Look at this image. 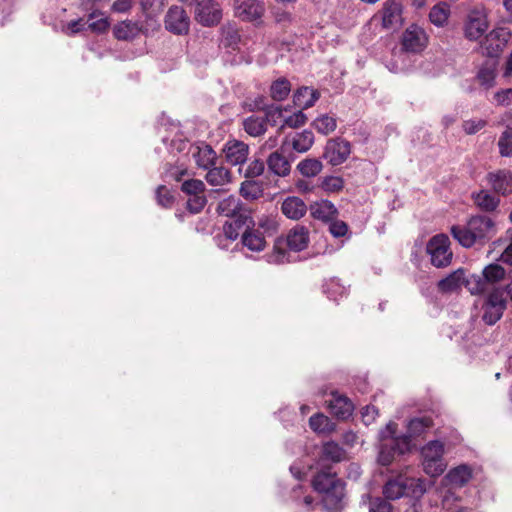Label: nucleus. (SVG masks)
<instances>
[{"label":"nucleus","mask_w":512,"mask_h":512,"mask_svg":"<svg viewBox=\"0 0 512 512\" xmlns=\"http://www.w3.org/2000/svg\"><path fill=\"white\" fill-rule=\"evenodd\" d=\"M314 489L322 495V503L327 510L334 511L342 507L344 484L328 470L319 471L312 481Z\"/></svg>","instance_id":"1"},{"label":"nucleus","mask_w":512,"mask_h":512,"mask_svg":"<svg viewBox=\"0 0 512 512\" xmlns=\"http://www.w3.org/2000/svg\"><path fill=\"white\" fill-rule=\"evenodd\" d=\"M308 244V231L304 226L291 229L286 239H278L274 245L273 252L266 255L270 264H283L293 261L290 253L285 248L298 252L306 248Z\"/></svg>","instance_id":"2"},{"label":"nucleus","mask_w":512,"mask_h":512,"mask_svg":"<svg viewBox=\"0 0 512 512\" xmlns=\"http://www.w3.org/2000/svg\"><path fill=\"white\" fill-rule=\"evenodd\" d=\"M395 425L393 423L387 424L384 431H382V443L378 460L382 465H389L395 456L402 455L409 450L410 441L407 437H396Z\"/></svg>","instance_id":"3"},{"label":"nucleus","mask_w":512,"mask_h":512,"mask_svg":"<svg viewBox=\"0 0 512 512\" xmlns=\"http://www.w3.org/2000/svg\"><path fill=\"white\" fill-rule=\"evenodd\" d=\"M444 452V444L439 440L430 441L422 447V465L427 475L437 477L445 471L447 464L443 458Z\"/></svg>","instance_id":"4"},{"label":"nucleus","mask_w":512,"mask_h":512,"mask_svg":"<svg viewBox=\"0 0 512 512\" xmlns=\"http://www.w3.org/2000/svg\"><path fill=\"white\" fill-rule=\"evenodd\" d=\"M453 237L464 247L485 244L490 238L491 226H451Z\"/></svg>","instance_id":"5"},{"label":"nucleus","mask_w":512,"mask_h":512,"mask_svg":"<svg viewBox=\"0 0 512 512\" xmlns=\"http://www.w3.org/2000/svg\"><path fill=\"white\" fill-rule=\"evenodd\" d=\"M217 211L221 216L234 219V224H254L251 210L235 196H229L220 201Z\"/></svg>","instance_id":"6"},{"label":"nucleus","mask_w":512,"mask_h":512,"mask_svg":"<svg viewBox=\"0 0 512 512\" xmlns=\"http://www.w3.org/2000/svg\"><path fill=\"white\" fill-rule=\"evenodd\" d=\"M488 28L487 11L483 7H476L469 11L464 24V35L467 39L478 40Z\"/></svg>","instance_id":"7"},{"label":"nucleus","mask_w":512,"mask_h":512,"mask_svg":"<svg viewBox=\"0 0 512 512\" xmlns=\"http://www.w3.org/2000/svg\"><path fill=\"white\" fill-rule=\"evenodd\" d=\"M449 238L444 234L432 237L427 244V252L431 256V263L440 268L451 263L452 252L449 248Z\"/></svg>","instance_id":"8"},{"label":"nucleus","mask_w":512,"mask_h":512,"mask_svg":"<svg viewBox=\"0 0 512 512\" xmlns=\"http://www.w3.org/2000/svg\"><path fill=\"white\" fill-rule=\"evenodd\" d=\"M350 154V142L344 138L335 137L326 142L322 157L328 164L338 166L344 163Z\"/></svg>","instance_id":"9"},{"label":"nucleus","mask_w":512,"mask_h":512,"mask_svg":"<svg viewBox=\"0 0 512 512\" xmlns=\"http://www.w3.org/2000/svg\"><path fill=\"white\" fill-rule=\"evenodd\" d=\"M506 308V297L504 290L495 289L487 297L483 305V321L488 325L495 324L501 317Z\"/></svg>","instance_id":"10"},{"label":"nucleus","mask_w":512,"mask_h":512,"mask_svg":"<svg viewBox=\"0 0 512 512\" xmlns=\"http://www.w3.org/2000/svg\"><path fill=\"white\" fill-rule=\"evenodd\" d=\"M510 33L506 28H496L489 32L481 43L482 54L496 58L505 48Z\"/></svg>","instance_id":"11"},{"label":"nucleus","mask_w":512,"mask_h":512,"mask_svg":"<svg viewBox=\"0 0 512 512\" xmlns=\"http://www.w3.org/2000/svg\"><path fill=\"white\" fill-rule=\"evenodd\" d=\"M165 28L175 35H186L190 29V18L183 7L171 6L164 19Z\"/></svg>","instance_id":"12"},{"label":"nucleus","mask_w":512,"mask_h":512,"mask_svg":"<svg viewBox=\"0 0 512 512\" xmlns=\"http://www.w3.org/2000/svg\"><path fill=\"white\" fill-rule=\"evenodd\" d=\"M194 13L196 21L207 27L217 25L222 18V9L213 0L197 2Z\"/></svg>","instance_id":"13"},{"label":"nucleus","mask_w":512,"mask_h":512,"mask_svg":"<svg viewBox=\"0 0 512 512\" xmlns=\"http://www.w3.org/2000/svg\"><path fill=\"white\" fill-rule=\"evenodd\" d=\"M427 45L425 31L416 25H411L403 33L402 46L407 52H421Z\"/></svg>","instance_id":"14"},{"label":"nucleus","mask_w":512,"mask_h":512,"mask_svg":"<svg viewBox=\"0 0 512 512\" xmlns=\"http://www.w3.org/2000/svg\"><path fill=\"white\" fill-rule=\"evenodd\" d=\"M151 28L147 24H141L138 21L125 20L117 23L113 27V34L117 40L129 41L136 38L139 34H148Z\"/></svg>","instance_id":"15"},{"label":"nucleus","mask_w":512,"mask_h":512,"mask_svg":"<svg viewBox=\"0 0 512 512\" xmlns=\"http://www.w3.org/2000/svg\"><path fill=\"white\" fill-rule=\"evenodd\" d=\"M309 211L315 220L330 224H346L344 221H336L338 210L334 204L328 200H320L312 203Z\"/></svg>","instance_id":"16"},{"label":"nucleus","mask_w":512,"mask_h":512,"mask_svg":"<svg viewBox=\"0 0 512 512\" xmlns=\"http://www.w3.org/2000/svg\"><path fill=\"white\" fill-rule=\"evenodd\" d=\"M223 152L231 165H241L248 159L249 146L243 141L232 139L225 143Z\"/></svg>","instance_id":"17"},{"label":"nucleus","mask_w":512,"mask_h":512,"mask_svg":"<svg viewBox=\"0 0 512 512\" xmlns=\"http://www.w3.org/2000/svg\"><path fill=\"white\" fill-rule=\"evenodd\" d=\"M235 11L243 20H256L264 13V3L262 0H235Z\"/></svg>","instance_id":"18"},{"label":"nucleus","mask_w":512,"mask_h":512,"mask_svg":"<svg viewBox=\"0 0 512 512\" xmlns=\"http://www.w3.org/2000/svg\"><path fill=\"white\" fill-rule=\"evenodd\" d=\"M139 5L145 17V23L154 30L158 26L157 18L162 13L166 0H140Z\"/></svg>","instance_id":"19"},{"label":"nucleus","mask_w":512,"mask_h":512,"mask_svg":"<svg viewBox=\"0 0 512 512\" xmlns=\"http://www.w3.org/2000/svg\"><path fill=\"white\" fill-rule=\"evenodd\" d=\"M487 180L496 193L502 195L512 193V172L509 170L490 172Z\"/></svg>","instance_id":"20"},{"label":"nucleus","mask_w":512,"mask_h":512,"mask_svg":"<svg viewBox=\"0 0 512 512\" xmlns=\"http://www.w3.org/2000/svg\"><path fill=\"white\" fill-rule=\"evenodd\" d=\"M326 403L330 412L337 418L346 419L352 414L353 404L345 396L332 393V398Z\"/></svg>","instance_id":"21"},{"label":"nucleus","mask_w":512,"mask_h":512,"mask_svg":"<svg viewBox=\"0 0 512 512\" xmlns=\"http://www.w3.org/2000/svg\"><path fill=\"white\" fill-rule=\"evenodd\" d=\"M268 169L279 177H286L291 172L289 160L279 151L272 152L266 160Z\"/></svg>","instance_id":"22"},{"label":"nucleus","mask_w":512,"mask_h":512,"mask_svg":"<svg viewBox=\"0 0 512 512\" xmlns=\"http://www.w3.org/2000/svg\"><path fill=\"white\" fill-rule=\"evenodd\" d=\"M402 5L396 0H388L383 8V25L386 28H391L402 22Z\"/></svg>","instance_id":"23"},{"label":"nucleus","mask_w":512,"mask_h":512,"mask_svg":"<svg viewBox=\"0 0 512 512\" xmlns=\"http://www.w3.org/2000/svg\"><path fill=\"white\" fill-rule=\"evenodd\" d=\"M281 210L287 218L299 220L305 215L307 206L304 201L298 197H288L283 201Z\"/></svg>","instance_id":"24"},{"label":"nucleus","mask_w":512,"mask_h":512,"mask_svg":"<svg viewBox=\"0 0 512 512\" xmlns=\"http://www.w3.org/2000/svg\"><path fill=\"white\" fill-rule=\"evenodd\" d=\"M319 97L320 93L317 90L304 86L296 90L293 95V102L295 106L304 110L312 107Z\"/></svg>","instance_id":"25"},{"label":"nucleus","mask_w":512,"mask_h":512,"mask_svg":"<svg viewBox=\"0 0 512 512\" xmlns=\"http://www.w3.org/2000/svg\"><path fill=\"white\" fill-rule=\"evenodd\" d=\"M242 242L252 251H261L266 243L263 234L258 229H255L254 226H247L242 235Z\"/></svg>","instance_id":"26"},{"label":"nucleus","mask_w":512,"mask_h":512,"mask_svg":"<svg viewBox=\"0 0 512 512\" xmlns=\"http://www.w3.org/2000/svg\"><path fill=\"white\" fill-rule=\"evenodd\" d=\"M496 77V61L487 60L479 68L476 78L486 89L494 86Z\"/></svg>","instance_id":"27"},{"label":"nucleus","mask_w":512,"mask_h":512,"mask_svg":"<svg viewBox=\"0 0 512 512\" xmlns=\"http://www.w3.org/2000/svg\"><path fill=\"white\" fill-rule=\"evenodd\" d=\"M310 428L318 434H330L336 429L331 419L322 413H316L309 419Z\"/></svg>","instance_id":"28"},{"label":"nucleus","mask_w":512,"mask_h":512,"mask_svg":"<svg viewBox=\"0 0 512 512\" xmlns=\"http://www.w3.org/2000/svg\"><path fill=\"white\" fill-rule=\"evenodd\" d=\"M296 170L306 178H313L323 170V163L317 158H305L301 160Z\"/></svg>","instance_id":"29"},{"label":"nucleus","mask_w":512,"mask_h":512,"mask_svg":"<svg viewBox=\"0 0 512 512\" xmlns=\"http://www.w3.org/2000/svg\"><path fill=\"white\" fill-rule=\"evenodd\" d=\"M383 494L389 500H396L406 495L404 477L399 476L387 481L383 487Z\"/></svg>","instance_id":"30"},{"label":"nucleus","mask_w":512,"mask_h":512,"mask_svg":"<svg viewBox=\"0 0 512 512\" xmlns=\"http://www.w3.org/2000/svg\"><path fill=\"white\" fill-rule=\"evenodd\" d=\"M314 140L313 132L311 130H304L293 136L291 145L296 152L305 153L313 146Z\"/></svg>","instance_id":"31"},{"label":"nucleus","mask_w":512,"mask_h":512,"mask_svg":"<svg viewBox=\"0 0 512 512\" xmlns=\"http://www.w3.org/2000/svg\"><path fill=\"white\" fill-rule=\"evenodd\" d=\"M195 162L200 168L209 169L216 162V153L209 145L197 147V152L193 154Z\"/></svg>","instance_id":"32"},{"label":"nucleus","mask_w":512,"mask_h":512,"mask_svg":"<svg viewBox=\"0 0 512 512\" xmlns=\"http://www.w3.org/2000/svg\"><path fill=\"white\" fill-rule=\"evenodd\" d=\"M475 204L480 210L485 212L494 211L499 205V198L493 196L488 191L481 190L478 193L473 194Z\"/></svg>","instance_id":"33"},{"label":"nucleus","mask_w":512,"mask_h":512,"mask_svg":"<svg viewBox=\"0 0 512 512\" xmlns=\"http://www.w3.org/2000/svg\"><path fill=\"white\" fill-rule=\"evenodd\" d=\"M206 181L212 186H223L231 181V174L224 167L209 168Z\"/></svg>","instance_id":"34"},{"label":"nucleus","mask_w":512,"mask_h":512,"mask_svg":"<svg viewBox=\"0 0 512 512\" xmlns=\"http://www.w3.org/2000/svg\"><path fill=\"white\" fill-rule=\"evenodd\" d=\"M464 284V272L457 270L451 273L448 277L442 279L438 283V288L442 292H453L459 289Z\"/></svg>","instance_id":"35"},{"label":"nucleus","mask_w":512,"mask_h":512,"mask_svg":"<svg viewBox=\"0 0 512 512\" xmlns=\"http://www.w3.org/2000/svg\"><path fill=\"white\" fill-rule=\"evenodd\" d=\"M266 120L264 117L249 116L243 122L244 130L253 137H258L266 132Z\"/></svg>","instance_id":"36"},{"label":"nucleus","mask_w":512,"mask_h":512,"mask_svg":"<svg viewBox=\"0 0 512 512\" xmlns=\"http://www.w3.org/2000/svg\"><path fill=\"white\" fill-rule=\"evenodd\" d=\"M432 424L433 423L431 418L426 416L413 418L408 423V435H406L405 437H407L408 440L410 441L411 437L420 436L427 429H429L432 426Z\"/></svg>","instance_id":"37"},{"label":"nucleus","mask_w":512,"mask_h":512,"mask_svg":"<svg viewBox=\"0 0 512 512\" xmlns=\"http://www.w3.org/2000/svg\"><path fill=\"white\" fill-rule=\"evenodd\" d=\"M505 274V269L501 265L492 263L483 269L480 276H482V279L485 280L486 285L489 286L504 279Z\"/></svg>","instance_id":"38"},{"label":"nucleus","mask_w":512,"mask_h":512,"mask_svg":"<svg viewBox=\"0 0 512 512\" xmlns=\"http://www.w3.org/2000/svg\"><path fill=\"white\" fill-rule=\"evenodd\" d=\"M448 481L456 486H464L471 478V469L467 465H460L446 475Z\"/></svg>","instance_id":"39"},{"label":"nucleus","mask_w":512,"mask_h":512,"mask_svg":"<svg viewBox=\"0 0 512 512\" xmlns=\"http://www.w3.org/2000/svg\"><path fill=\"white\" fill-rule=\"evenodd\" d=\"M291 91L289 80L282 77L275 80L270 86V96L275 101H283L287 98Z\"/></svg>","instance_id":"40"},{"label":"nucleus","mask_w":512,"mask_h":512,"mask_svg":"<svg viewBox=\"0 0 512 512\" xmlns=\"http://www.w3.org/2000/svg\"><path fill=\"white\" fill-rule=\"evenodd\" d=\"M312 126L317 130L318 133L328 135L335 131L337 127V121L336 118L328 114H323L312 122Z\"/></svg>","instance_id":"41"},{"label":"nucleus","mask_w":512,"mask_h":512,"mask_svg":"<svg viewBox=\"0 0 512 512\" xmlns=\"http://www.w3.org/2000/svg\"><path fill=\"white\" fill-rule=\"evenodd\" d=\"M404 482L407 496L419 498L427 491L426 483L421 478L404 477Z\"/></svg>","instance_id":"42"},{"label":"nucleus","mask_w":512,"mask_h":512,"mask_svg":"<svg viewBox=\"0 0 512 512\" xmlns=\"http://www.w3.org/2000/svg\"><path fill=\"white\" fill-rule=\"evenodd\" d=\"M322 457L332 462H340L345 457V451L336 442H327L323 445Z\"/></svg>","instance_id":"43"},{"label":"nucleus","mask_w":512,"mask_h":512,"mask_svg":"<svg viewBox=\"0 0 512 512\" xmlns=\"http://www.w3.org/2000/svg\"><path fill=\"white\" fill-rule=\"evenodd\" d=\"M221 35V43L225 47L235 49L240 41V35L237 28L231 24L222 27Z\"/></svg>","instance_id":"44"},{"label":"nucleus","mask_w":512,"mask_h":512,"mask_svg":"<svg viewBox=\"0 0 512 512\" xmlns=\"http://www.w3.org/2000/svg\"><path fill=\"white\" fill-rule=\"evenodd\" d=\"M155 199L159 206L169 209L175 202V196L165 185H159L155 191Z\"/></svg>","instance_id":"45"},{"label":"nucleus","mask_w":512,"mask_h":512,"mask_svg":"<svg viewBox=\"0 0 512 512\" xmlns=\"http://www.w3.org/2000/svg\"><path fill=\"white\" fill-rule=\"evenodd\" d=\"M88 28L96 33H103L109 27L108 18L103 17L100 14L91 13L87 20Z\"/></svg>","instance_id":"46"},{"label":"nucleus","mask_w":512,"mask_h":512,"mask_svg":"<svg viewBox=\"0 0 512 512\" xmlns=\"http://www.w3.org/2000/svg\"><path fill=\"white\" fill-rule=\"evenodd\" d=\"M307 121L306 114L303 113L302 109L294 113L293 115L284 119L283 123L278 128V133H281L285 127L299 128L303 126Z\"/></svg>","instance_id":"47"},{"label":"nucleus","mask_w":512,"mask_h":512,"mask_svg":"<svg viewBox=\"0 0 512 512\" xmlns=\"http://www.w3.org/2000/svg\"><path fill=\"white\" fill-rule=\"evenodd\" d=\"M464 283L472 294H480L488 290L485 280L480 275H471L468 279H464Z\"/></svg>","instance_id":"48"},{"label":"nucleus","mask_w":512,"mask_h":512,"mask_svg":"<svg viewBox=\"0 0 512 512\" xmlns=\"http://www.w3.org/2000/svg\"><path fill=\"white\" fill-rule=\"evenodd\" d=\"M320 187L328 193L338 192L343 189L344 181L339 176H326L322 178Z\"/></svg>","instance_id":"49"},{"label":"nucleus","mask_w":512,"mask_h":512,"mask_svg":"<svg viewBox=\"0 0 512 512\" xmlns=\"http://www.w3.org/2000/svg\"><path fill=\"white\" fill-rule=\"evenodd\" d=\"M181 190L190 196L203 195L205 184L201 180L190 179L183 182Z\"/></svg>","instance_id":"50"},{"label":"nucleus","mask_w":512,"mask_h":512,"mask_svg":"<svg viewBox=\"0 0 512 512\" xmlns=\"http://www.w3.org/2000/svg\"><path fill=\"white\" fill-rule=\"evenodd\" d=\"M240 193L244 198L256 199L259 197L261 190L255 181H245L241 184Z\"/></svg>","instance_id":"51"},{"label":"nucleus","mask_w":512,"mask_h":512,"mask_svg":"<svg viewBox=\"0 0 512 512\" xmlns=\"http://www.w3.org/2000/svg\"><path fill=\"white\" fill-rule=\"evenodd\" d=\"M283 118V109L280 106H270L265 110L266 123L271 126H276L279 121Z\"/></svg>","instance_id":"52"},{"label":"nucleus","mask_w":512,"mask_h":512,"mask_svg":"<svg viewBox=\"0 0 512 512\" xmlns=\"http://www.w3.org/2000/svg\"><path fill=\"white\" fill-rule=\"evenodd\" d=\"M206 202L204 195H194L189 197L186 206L190 213L197 214L204 208Z\"/></svg>","instance_id":"53"},{"label":"nucleus","mask_w":512,"mask_h":512,"mask_svg":"<svg viewBox=\"0 0 512 512\" xmlns=\"http://www.w3.org/2000/svg\"><path fill=\"white\" fill-rule=\"evenodd\" d=\"M487 122L483 119H470L463 122L462 127L467 135H474L486 126Z\"/></svg>","instance_id":"54"},{"label":"nucleus","mask_w":512,"mask_h":512,"mask_svg":"<svg viewBox=\"0 0 512 512\" xmlns=\"http://www.w3.org/2000/svg\"><path fill=\"white\" fill-rule=\"evenodd\" d=\"M265 169L264 162L259 159H255L251 161L246 170H245V177L246 178H254L260 176Z\"/></svg>","instance_id":"55"},{"label":"nucleus","mask_w":512,"mask_h":512,"mask_svg":"<svg viewBox=\"0 0 512 512\" xmlns=\"http://www.w3.org/2000/svg\"><path fill=\"white\" fill-rule=\"evenodd\" d=\"M429 18L435 25L442 26L447 21L448 15L444 9L434 6L429 13Z\"/></svg>","instance_id":"56"},{"label":"nucleus","mask_w":512,"mask_h":512,"mask_svg":"<svg viewBox=\"0 0 512 512\" xmlns=\"http://www.w3.org/2000/svg\"><path fill=\"white\" fill-rule=\"evenodd\" d=\"M497 105L509 106L512 104V88L501 89L494 94Z\"/></svg>","instance_id":"57"},{"label":"nucleus","mask_w":512,"mask_h":512,"mask_svg":"<svg viewBox=\"0 0 512 512\" xmlns=\"http://www.w3.org/2000/svg\"><path fill=\"white\" fill-rule=\"evenodd\" d=\"M498 145L502 156H512V137L508 136L507 132L503 133Z\"/></svg>","instance_id":"58"},{"label":"nucleus","mask_w":512,"mask_h":512,"mask_svg":"<svg viewBox=\"0 0 512 512\" xmlns=\"http://www.w3.org/2000/svg\"><path fill=\"white\" fill-rule=\"evenodd\" d=\"M370 512H391L392 506L381 498H375L370 504Z\"/></svg>","instance_id":"59"},{"label":"nucleus","mask_w":512,"mask_h":512,"mask_svg":"<svg viewBox=\"0 0 512 512\" xmlns=\"http://www.w3.org/2000/svg\"><path fill=\"white\" fill-rule=\"evenodd\" d=\"M133 0H115L112 4V11L117 13H126L132 8Z\"/></svg>","instance_id":"60"},{"label":"nucleus","mask_w":512,"mask_h":512,"mask_svg":"<svg viewBox=\"0 0 512 512\" xmlns=\"http://www.w3.org/2000/svg\"><path fill=\"white\" fill-rule=\"evenodd\" d=\"M508 235L511 239V242L505 248L500 256V260L508 265H512V229L508 230Z\"/></svg>","instance_id":"61"},{"label":"nucleus","mask_w":512,"mask_h":512,"mask_svg":"<svg viewBox=\"0 0 512 512\" xmlns=\"http://www.w3.org/2000/svg\"><path fill=\"white\" fill-rule=\"evenodd\" d=\"M377 414V409L374 406H367L362 410L363 421L368 425L375 420Z\"/></svg>","instance_id":"62"},{"label":"nucleus","mask_w":512,"mask_h":512,"mask_svg":"<svg viewBox=\"0 0 512 512\" xmlns=\"http://www.w3.org/2000/svg\"><path fill=\"white\" fill-rule=\"evenodd\" d=\"M86 23L82 19L70 21L67 25V34L74 35L84 29Z\"/></svg>","instance_id":"63"},{"label":"nucleus","mask_w":512,"mask_h":512,"mask_svg":"<svg viewBox=\"0 0 512 512\" xmlns=\"http://www.w3.org/2000/svg\"><path fill=\"white\" fill-rule=\"evenodd\" d=\"M362 471L358 464L356 463H350L347 467V477L351 480H358L360 477Z\"/></svg>","instance_id":"64"}]
</instances>
